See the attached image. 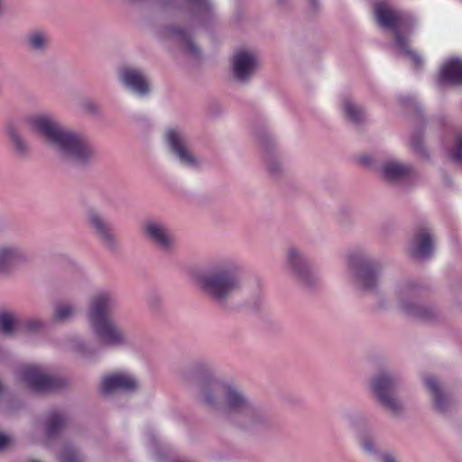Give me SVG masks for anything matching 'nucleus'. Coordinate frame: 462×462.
<instances>
[{"label":"nucleus","mask_w":462,"mask_h":462,"mask_svg":"<svg viewBox=\"0 0 462 462\" xmlns=\"http://www.w3.org/2000/svg\"><path fill=\"white\" fill-rule=\"evenodd\" d=\"M360 161L362 162V163L364 164H368L369 163V159L367 157H362L360 159Z\"/></svg>","instance_id":"c9c22d12"},{"label":"nucleus","mask_w":462,"mask_h":462,"mask_svg":"<svg viewBox=\"0 0 462 462\" xmlns=\"http://www.w3.org/2000/svg\"><path fill=\"white\" fill-rule=\"evenodd\" d=\"M87 219L90 227L102 242L107 246L112 247L115 245L112 230L100 214L95 209H89L87 213Z\"/></svg>","instance_id":"2eb2a0df"},{"label":"nucleus","mask_w":462,"mask_h":462,"mask_svg":"<svg viewBox=\"0 0 462 462\" xmlns=\"http://www.w3.org/2000/svg\"><path fill=\"white\" fill-rule=\"evenodd\" d=\"M411 144L415 151H418V152L420 151V143L415 138L411 139Z\"/></svg>","instance_id":"f704fd0d"},{"label":"nucleus","mask_w":462,"mask_h":462,"mask_svg":"<svg viewBox=\"0 0 462 462\" xmlns=\"http://www.w3.org/2000/svg\"><path fill=\"white\" fill-rule=\"evenodd\" d=\"M5 133L9 139L11 140L14 147L19 153H25L28 150V146L26 142L20 135L18 131L15 129L14 125H8L5 128Z\"/></svg>","instance_id":"393cba45"},{"label":"nucleus","mask_w":462,"mask_h":462,"mask_svg":"<svg viewBox=\"0 0 462 462\" xmlns=\"http://www.w3.org/2000/svg\"><path fill=\"white\" fill-rule=\"evenodd\" d=\"M75 313L73 306L66 303L57 304L53 313V319L57 322H64L70 319Z\"/></svg>","instance_id":"cd10ccee"},{"label":"nucleus","mask_w":462,"mask_h":462,"mask_svg":"<svg viewBox=\"0 0 462 462\" xmlns=\"http://www.w3.org/2000/svg\"><path fill=\"white\" fill-rule=\"evenodd\" d=\"M26 41L30 50L36 52H42L49 46L50 37L42 31H34L27 36Z\"/></svg>","instance_id":"4be33fe9"},{"label":"nucleus","mask_w":462,"mask_h":462,"mask_svg":"<svg viewBox=\"0 0 462 462\" xmlns=\"http://www.w3.org/2000/svg\"><path fill=\"white\" fill-rule=\"evenodd\" d=\"M423 381L424 384L431 393L435 409L439 412H444L449 403L448 395L442 391L440 384L434 376L428 375Z\"/></svg>","instance_id":"6ab92c4d"},{"label":"nucleus","mask_w":462,"mask_h":462,"mask_svg":"<svg viewBox=\"0 0 462 462\" xmlns=\"http://www.w3.org/2000/svg\"><path fill=\"white\" fill-rule=\"evenodd\" d=\"M9 442L10 438L7 435L0 432V450L5 448L9 444Z\"/></svg>","instance_id":"473e14b6"},{"label":"nucleus","mask_w":462,"mask_h":462,"mask_svg":"<svg viewBox=\"0 0 462 462\" xmlns=\"http://www.w3.org/2000/svg\"><path fill=\"white\" fill-rule=\"evenodd\" d=\"M42 327V323L38 320H31L26 323V328L33 331Z\"/></svg>","instance_id":"2f4dec72"},{"label":"nucleus","mask_w":462,"mask_h":462,"mask_svg":"<svg viewBox=\"0 0 462 462\" xmlns=\"http://www.w3.org/2000/svg\"><path fill=\"white\" fill-rule=\"evenodd\" d=\"M361 445L363 449L368 453H374L375 451L374 443L369 439H363Z\"/></svg>","instance_id":"7c9ffc66"},{"label":"nucleus","mask_w":462,"mask_h":462,"mask_svg":"<svg viewBox=\"0 0 462 462\" xmlns=\"http://www.w3.org/2000/svg\"><path fill=\"white\" fill-rule=\"evenodd\" d=\"M232 64L235 78L241 82H245L254 73L258 62L253 52L240 50L235 53Z\"/></svg>","instance_id":"f8f14e48"},{"label":"nucleus","mask_w":462,"mask_h":462,"mask_svg":"<svg viewBox=\"0 0 462 462\" xmlns=\"http://www.w3.org/2000/svg\"><path fill=\"white\" fill-rule=\"evenodd\" d=\"M347 264L360 290L370 291L376 288L382 269L378 261L371 260L363 254H352L348 256Z\"/></svg>","instance_id":"423d86ee"},{"label":"nucleus","mask_w":462,"mask_h":462,"mask_svg":"<svg viewBox=\"0 0 462 462\" xmlns=\"http://www.w3.org/2000/svg\"><path fill=\"white\" fill-rule=\"evenodd\" d=\"M166 141L171 152L181 163L189 167L198 165L197 159L189 152L187 137L181 130L169 129L166 134Z\"/></svg>","instance_id":"9b49d317"},{"label":"nucleus","mask_w":462,"mask_h":462,"mask_svg":"<svg viewBox=\"0 0 462 462\" xmlns=\"http://www.w3.org/2000/svg\"><path fill=\"white\" fill-rule=\"evenodd\" d=\"M19 379L36 393H44L60 388L61 382L48 374L42 367L37 365H25L19 370Z\"/></svg>","instance_id":"6e6552de"},{"label":"nucleus","mask_w":462,"mask_h":462,"mask_svg":"<svg viewBox=\"0 0 462 462\" xmlns=\"http://www.w3.org/2000/svg\"><path fill=\"white\" fill-rule=\"evenodd\" d=\"M137 387L135 378L126 373H116L105 376L101 381V392L103 394H110L116 391L131 392Z\"/></svg>","instance_id":"ddd939ff"},{"label":"nucleus","mask_w":462,"mask_h":462,"mask_svg":"<svg viewBox=\"0 0 462 462\" xmlns=\"http://www.w3.org/2000/svg\"><path fill=\"white\" fill-rule=\"evenodd\" d=\"M242 267L233 257L216 260L209 270L198 275V285L211 298L222 301L241 285Z\"/></svg>","instance_id":"7ed1b4c3"},{"label":"nucleus","mask_w":462,"mask_h":462,"mask_svg":"<svg viewBox=\"0 0 462 462\" xmlns=\"http://www.w3.org/2000/svg\"><path fill=\"white\" fill-rule=\"evenodd\" d=\"M411 172V168L397 161L386 162L383 166V177L389 181L398 180Z\"/></svg>","instance_id":"aec40b11"},{"label":"nucleus","mask_w":462,"mask_h":462,"mask_svg":"<svg viewBox=\"0 0 462 462\" xmlns=\"http://www.w3.org/2000/svg\"><path fill=\"white\" fill-rule=\"evenodd\" d=\"M19 324L15 317L9 312L0 313V332L5 335H10L17 329Z\"/></svg>","instance_id":"a878e982"},{"label":"nucleus","mask_w":462,"mask_h":462,"mask_svg":"<svg viewBox=\"0 0 462 462\" xmlns=\"http://www.w3.org/2000/svg\"><path fill=\"white\" fill-rule=\"evenodd\" d=\"M170 36L175 40L185 43L186 51L192 55H196L199 51L196 45L191 42L190 33L189 31L180 28H170L168 30Z\"/></svg>","instance_id":"5701e85b"},{"label":"nucleus","mask_w":462,"mask_h":462,"mask_svg":"<svg viewBox=\"0 0 462 462\" xmlns=\"http://www.w3.org/2000/svg\"><path fill=\"white\" fill-rule=\"evenodd\" d=\"M30 462H38V461H36V460H31Z\"/></svg>","instance_id":"4c0bfd02"},{"label":"nucleus","mask_w":462,"mask_h":462,"mask_svg":"<svg viewBox=\"0 0 462 462\" xmlns=\"http://www.w3.org/2000/svg\"><path fill=\"white\" fill-rule=\"evenodd\" d=\"M199 400L237 427L253 430L264 425L267 417L236 386L205 374L198 382Z\"/></svg>","instance_id":"f257e3e1"},{"label":"nucleus","mask_w":462,"mask_h":462,"mask_svg":"<svg viewBox=\"0 0 462 462\" xmlns=\"http://www.w3.org/2000/svg\"><path fill=\"white\" fill-rule=\"evenodd\" d=\"M433 240L427 229L418 233L411 245L410 254L416 259H426L433 253Z\"/></svg>","instance_id":"f3484780"},{"label":"nucleus","mask_w":462,"mask_h":462,"mask_svg":"<svg viewBox=\"0 0 462 462\" xmlns=\"http://www.w3.org/2000/svg\"><path fill=\"white\" fill-rule=\"evenodd\" d=\"M450 157L456 162H462V134L457 137L456 145L450 152Z\"/></svg>","instance_id":"c756f323"},{"label":"nucleus","mask_w":462,"mask_h":462,"mask_svg":"<svg viewBox=\"0 0 462 462\" xmlns=\"http://www.w3.org/2000/svg\"><path fill=\"white\" fill-rule=\"evenodd\" d=\"M145 237L160 250L170 252L175 247V238L167 225L157 220H148L143 226Z\"/></svg>","instance_id":"1a4fd4ad"},{"label":"nucleus","mask_w":462,"mask_h":462,"mask_svg":"<svg viewBox=\"0 0 462 462\" xmlns=\"http://www.w3.org/2000/svg\"><path fill=\"white\" fill-rule=\"evenodd\" d=\"M381 460L382 462H398L393 455L388 453L383 454L381 456Z\"/></svg>","instance_id":"72a5a7b5"},{"label":"nucleus","mask_w":462,"mask_h":462,"mask_svg":"<svg viewBox=\"0 0 462 462\" xmlns=\"http://www.w3.org/2000/svg\"><path fill=\"white\" fill-rule=\"evenodd\" d=\"M439 83L462 85V60L457 58L446 60L439 70Z\"/></svg>","instance_id":"dca6fc26"},{"label":"nucleus","mask_w":462,"mask_h":462,"mask_svg":"<svg viewBox=\"0 0 462 462\" xmlns=\"http://www.w3.org/2000/svg\"><path fill=\"white\" fill-rule=\"evenodd\" d=\"M65 422V417L61 413L57 411L51 412L47 422V434L49 436L54 435L64 427Z\"/></svg>","instance_id":"bb28decb"},{"label":"nucleus","mask_w":462,"mask_h":462,"mask_svg":"<svg viewBox=\"0 0 462 462\" xmlns=\"http://www.w3.org/2000/svg\"><path fill=\"white\" fill-rule=\"evenodd\" d=\"M418 289L413 283L402 285L398 290L400 308L408 315L427 319L431 310L417 301Z\"/></svg>","instance_id":"9d476101"},{"label":"nucleus","mask_w":462,"mask_h":462,"mask_svg":"<svg viewBox=\"0 0 462 462\" xmlns=\"http://www.w3.org/2000/svg\"><path fill=\"white\" fill-rule=\"evenodd\" d=\"M116 305V297L108 291L97 294L88 312V322L94 335L105 345L118 346L126 343L125 335L117 328L108 316Z\"/></svg>","instance_id":"39448f33"},{"label":"nucleus","mask_w":462,"mask_h":462,"mask_svg":"<svg viewBox=\"0 0 462 462\" xmlns=\"http://www.w3.org/2000/svg\"><path fill=\"white\" fill-rule=\"evenodd\" d=\"M287 261L291 271L300 278L307 273V266L303 254L296 248L291 247L287 251Z\"/></svg>","instance_id":"412c9836"},{"label":"nucleus","mask_w":462,"mask_h":462,"mask_svg":"<svg viewBox=\"0 0 462 462\" xmlns=\"http://www.w3.org/2000/svg\"><path fill=\"white\" fill-rule=\"evenodd\" d=\"M343 109L346 116L355 124H358L365 119L364 110L349 99L344 101Z\"/></svg>","instance_id":"b1692460"},{"label":"nucleus","mask_w":462,"mask_h":462,"mask_svg":"<svg viewBox=\"0 0 462 462\" xmlns=\"http://www.w3.org/2000/svg\"><path fill=\"white\" fill-rule=\"evenodd\" d=\"M60 462H80L77 451L71 447H64L60 455Z\"/></svg>","instance_id":"c85d7f7f"},{"label":"nucleus","mask_w":462,"mask_h":462,"mask_svg":"<svg viewBox=\"0 0 462 462\" xmlns=\"http://www.w3.org/2000/svg\"><path fill=\"white\" fill-rule=\"evenodd\" d=\"M27 259L26 253L14 245L0 246V272L8 270Z\"/></svg>","instance_id":"a211bd4d"},{"label":"nucleus","mask_w":462,"mask_h":462,"mask_svg":"<svg viewBox=\"0 0 462 462\" xmlns=\"http://www.w3.org/2000/svg\"><path fill=\"white\" fill-rule=\"evenodd\" d=\"M396 384L395 378L388 373H382L372 381L374 394L383 407L393 413H399L402 408L395 396Z\"/></svg>","instance_id":"0eeeda50"},{"label":"nucleus","mask_w":462,"mask_h":462,"mask_svg":"<svg viewBox=\"0 0 462 462\" xmlns=\"http://www.w3.org/2000/svg\"><path fill=\"white\" fill-rule=\"evenodd\" d=\"M123 84L133 93L144 97L149 93V82L144 74L134 68H124L120 71Z\"/></svg>","instance_id":"4468645a"},{"label":"nucleus","mask_w":462,"mask_h":462,"mask_svg":"<svg viewBox=\"0 0 462 462\" xmlns=\"http://www.w3.org/2000/svg\"><path fill=\"white\" fill-rule=\"evenodd\" d=\"M401 101H402V103H403V104H407V103H409V101H408V100L403 99V98H402V99H401Z\"/></svg>","instance_id":"e433bc0d"},{"label":"nucleus","mask_w":462,"mask_h":462,"mask_svg":"<svg viewBox=\"0 0 462 462\" xmlns=\"http://www.w3.org/2000/svg\"><path fill=\"white\" fill-rule=\"evenodd\" d=\"M374 14L381 27L393 32L394 46L399 53L408 58L415 68H420L422 58L409 48V37L412 32L414 24L412 17L395 9L389 2L384 0L377 1L374 4Z\"/></svg>","instance_id":"20e7f679"},{"label":"nucleus","mask_w":462,"mask_h":462,"mask_svg":"<svg viewBox=\"0 0 462 462\" xmlns=\"http://www.w3.org/2000/svg\"><path fill=\"white\" fill-rule=\"evenodd\" d=\"M27 127L42 135L58 155L74 165H85L96 151L83 135L65 128L53 116L41 113L24 118Z\"/></svg>","instance_id":"f03ea898"}]
</instances>
